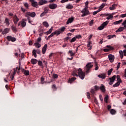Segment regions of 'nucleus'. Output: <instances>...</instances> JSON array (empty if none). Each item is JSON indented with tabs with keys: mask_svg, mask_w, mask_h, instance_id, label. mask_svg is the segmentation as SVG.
I'll use <instances>...</instances> for the list:
<instances>
[{
	"mask_svg": "<svg viewBox=\"0 0 126 126\" xmlns=\"http://www.w3.org/2000/svg\"><path fill=\"white\" fill-rule=\"evenodd\" d=\"M52 89H55V90L57 89V88L56 87V85L53 84L52 85Z\"/></svg>",
	"mask_w": 126,
	"mask_h": 126,
	"instance_id": "nucleus-61",
	"label": "nucleus"
},
{
	"mask_svg": "<svg viewBox=\"0 0 126 126\" xmlns=\"http://www.w3.org/2000/svg\"><path fill=\"white\" fill-rule=\"evenodd\" d=\"M107 109L108 111H109L110 113H111V105H107Z\"/></svg>",
	"mask_w": 126,
	"mask_h": 126,
	"instance_id": "nucleus-48",
	"label": "nucleus"
},
{
	"mask_svg": "<svg viewBox=\"0 0 126 126\" xmlns=\"http://www.w3.org/2000/svg\"><path fill=\"white\" fill-rule=\"evenodd\" d=\"M26 17H27L28 18V21H29V23H31L32 21H31V17L30 16L28 15V16H26Z\"/></svg>",
	"mask_w": 126,
	"mask_h": 126,
	"instance_id": "nucleus-45",
	"label": "nucleus"
},
{
	"mask_svg": "<svg viewBox=\"0 0 126 126\" xmlns=\"http://www.w3.org/2000/svg\"><path fill=\"white\" fill-rule=\"evenodd\" d=\"M24 6L27 8V9H29V4L27 3H24Z\"/></svg>",
	"mask_w": 126,
	"mask_h": 126,
	"instance_id": "nucleus-44",
	"label": "nucleus"
},
{
	"mask_svg": "<svg viewBox=\"0 0 126 126\" xmlns=\"http://www.w3.org/2000/svg\"><path fill=\"white\" fill-rule=\"evenodd\" d=\"M100 16H108L106 17V19L109 20V19H111V14H100Z\"/></svg>",
	"mask_w": 126,
	"mask_h": 126,
	"instance_id": "nucleus-12",
	"label": "nucleus"
},
{
	"mask_svg": "<svg viewBox=\"0 0 126 126\" xmlns=\"http://www.w3.org/2000/svg\"><path fill=\"white\" fill-rule=\"evenodd\" d=\"M25 16H31V17H35L36 16V13L35 12H27L25 14Z\"/></svg>",
	"mask_w": 126,
	"mask_h": 126,
	"instance_id": "nucleus-5",
	"label": "nucleus"
},
{
	"mask_svg": "<svg viewBox=\"0 0 126 126\" xmlns=\"http://www.w3.org/2000/svg\"><path fill=\"white\" fill-rule=\"evenodd\" d=\"M13 21L14 23V24H17L18 23V21H19V18L17 17V16L16 15H15L14 16L13 18Z\"/></svg>",
	"mask_w": 126,
	"mask_h": 126,
	"instance_id": "nucleus-10",
	"label": "nucleus"
},
{
	"mask_svg": "<svg viewBox=\"0 0 126 126\" xmlns=\"http://www.w3.org/2000/svg\"><path fill=\"white\" fill-rule=\"evenodd\" d=\"M97 76L98 77H99V78H101V79H105V78H106V74L105 73L100 74Z\"/></svg>",
	"mask_w": 126,
	"mask_h": 126,
	"instance_id": "nucleus-16",
	"label": "nucleus"
},
{
	"mask_svg": "<svg viewBox=\"0 0 126 126\" xmlns=\"http://www.w3.org/2000/svg\"><path fill=\"white\" fill-rule=\"evenodd\" d=\"M73 72L75 73H78L79 77L81 78V79H83L85 77V73L82 71L81 68H79L78 70H75Z\"/></svg>",
	"mask_w": 126,
	"mask_h": 126,
	"instance_id": "nucleus-2",
	"label": "nucleus"
},
{
	"mask_svg": "<svg viewBox=\"0 0 126 126\" xmlns=\"http://www.w3.org/2000/svg\"><path fill=\"white\" fill-rule=\"evenodd\" d=\"M74 20V18L71 17L68 19L67 21L66 22V24H69V23H72V22Z\"/></svg>",
	"mask_w": 126,
	"mask_h": 126,
	"instance_id": "nucleus-19",
	"label": "nucleus"
},
{
	"mask_svg": "<svg viewBox=\"0 0 126 126\" xmlns=\"http://www.w3.org/2000/svg\"><path fill=\"white\" fill-rule=\"evenodd\" d=\"M72 75L73 76H77V77L79 76L78 75V74H77V73H76L74 72H73L72 73Z\"/></svg>",
	"mask_w": 126,
	"mask_h": 126,
	"instance_id": "nucleus-49",
	"label": "nucleus"
},
{
	"mask_svg": "<svg viewBox=\"0 0 126 126\" xmlns=\"http://www.w3.org/2000/svg\"><path fill=\"white\" fill-rule=\"evenodd\" d=\"M75 41H76V37L75 36L72 38V39L70 40V42L73 43V42H75Z\"/></svg>",
	"mask_w": 126,
	"mask_h": 126,
	"instance_id": "nucleus-46",
	"label": "nucleus"
},
{
	"mask_svg": "<svg viewBox=\"0 0 126 126\" xmlns=\"http://www.w3.org/2000/svg\"><path fill=\"white\" fill-rule=\"evenodd\" d=\"M11 28L14 33H15V32H17V28H16V27L12 26Z\"/></svg>",
	"mask_w": 126,
	"mask_h": 126,
	"instance_id": "nucleus-29",
	"label": "nucleus"
},
{
	"mask_svg": "<svg viewBox=\"0 0 126 126\" xmlns=\"http://www.w3.org/2000/svg\"><path fill=\"white\" fill-rule=\"evenodd\" d=\"M108 23H109V21H107L104 22L98 28V30H103L105 27L108 25Z\"/></svg>",
	"mask_w": 126,
	"mask_h": 126,
	"instance_id": "nucleus-6",
	"label": "nucleus"
},
{
	"mask_svg": "<svg viewBox=\"0 0 126 126\" xmlns=\"http://www.w3.org/2000/svg\"><path fill=\"white\" fill-rule=\"evenodd\" d=\"M99 99L101 102H103V97L101 94L99 95Z\"/></svg>",
	"mask_w": 126,
	"mask_h": 126,
	"instance_id": "nucleus-62",
	"label": "nucleus"
},
{
	"mask_svg": "<svg viewBox=\"0 0 126 126\" xmlns=\"http://www.w3.org/2000/svg\"><path fill=\"white\" fill-rule=\"evenodd\" d=\"M104 7H105V3H102L99 7L101 9L102 8H104Z\"/></svg>",
	"mask_w": 126,
	"mask_h": 126,
	"instance_id": "nucleus-52",
	"label": "nucleus"
},
{
	"mask_svg": "<svg viewBox=\"0 0 126 126\" xmlns=\"http://www.w3.org/2000/svg\"><path fill=\"white\" fill-rule=\"evenodd\" d=\"M107 48L103 49L104 52H109L111 50V45H107Z\"/></svg>",
	"mask_w": 126,
	"mask_h": 126,
	"instance_id": "nucleus-23",
	"label": "nucleus"
},
{
	"mask_svg": "<svg viewBox=\"0 0 126 126\" xmlns=\"http://www.w3.org/2000/svg\"><path fill=\"white\" fill-rule=\"evenodd\" d=\"M44 81H45V79L43 77H41V82L42 84H44Z\"/></svg>",
	"mask_w": 126,
	"mask_h": 126,
	"instance_id": "nucleus-58",
	"label": "nucleus"
},
{
	"mask_svg": "<svg viewBox=\"0 0 126 126\" xmlns=\"http://www.w3.org/2000/svg\"><path fill=\"white\" fill-rule=\"evenodd\" d=\"M114 60H115V56L114 55H113L112 54H111V63L114 62Z\"/></svg>",
	"mask_w": 126,
	"mask_h": 126,
	"instance_id": "nucleus-42",
	"label": "nucleus"
},
{
	"mask_svg": "<svg viewBox=\"0 0 126 126\" xmlns=\"http://www.w3.org/2000/svg\"><path fill=\"white\" fill-rule=\"evenodd\" d=\"M94 89H95L96 91L99 90V89H100V87L98 86H94Z\"/></svg>",
	"mask_w": 126,
	"mask_h": 126,
	"instance_id": "nucleus-54",
	"label": "nucleus"
},
{
	"mask_svg": "<svg viewBox=\"0 0 126 126\" xmlns=\"http://www.w3.org/2000/svg\"><path fill=\"white\" fill-rule=\"evenodd\" d=\"M122 25H123V26H125V25H126V20H125L124 21V22H123V23H122Z\"/></svg>",
	"mask_w": 126,
	"mask_h": 126,
	"instance_id": "nucleus-63",
	"label": "nucleus"
},
{
	"mask_svg": "<svg viewBox=\"0 0 126 126\" xmlns=\"http://www.w3.org/2000/svg\"><path fill=\"white\" fill-rule=\"evenodd\" d=\"M91 92L92 94H93V95H94V94H95V90H94L93 89H92L91 90Z\"/></svg>",
	"mask_w": 126,
	"mask_h": 126,
	"instance_id": "nucleus-53",
	"label": "nucleus"
},
{
	"mask_svg": "<svg viewBox=\"0 0 126 126\" xmlns=\"http://www.w3.org/2000/svg\"><path fill=\"white\" fill-rule=\"evenodd\" d=\"M95 70H98V69H99V66H98V64L97 63H95Z\"/></svg>",
	"mask_w": 126,
	"mask_h": 126,
	"instance_id": "nucleus-43",
	"label": "nucleus"
},
{
	"mask_svg": "<svg viewBox=\"0 0 126 126\" xmlns=\"http://www.w3.org/2000/svg\"><path fill=\"white\" fill-rule=\"evenodd\" d=\"M99 89H100L101 91L103 93H104V92H106V88L105 87V86H104V85L103 84L101 85Z\"/></svg>",
	"mask_w": 126,
	"mask_h": 126,
	"instance_id": "nucleus-14",
	"label": "nucleus"
},
{
	"mask_svg": "<svg viewBox=\"0 0 126 126\" xmlns=\"http://www.w3.org/2000/svg\"><path fill=\"white\" fill-rule=\"evenodd\" d=\"M93 67V64H91V63H89L87 64L86 66V73H88L89 72V70L90 69Z\"/></svg>",
	"mask_w": 126,
	"mask_h": 126,
	"instance_id": "nucleus-4",
	"label": "nucleus"
},
{
	"mask_svg": "<svg viewBox=\"0 0 126 126\" xmlns=\"http://www.w3.org/2000/svg\"><path fill=\"white\" fill-rule=\"evenodd\" d=\"M38 62V60L35 59H32L31 60V63L32 64H36Z\"/></svg>",
	"mask_w": 126,
	"mask_h": 126,
	"instance_id": "nucleus-21",
	"label": "nucleus"
},
{
	"mask_svg": "<svg viewBox=\"0 0 126 126\" xmlns=\"http://www.w3.org/2000/svg\"><path fill=\"white\" fill-rule=\"evenodd\" d=\"M124 29H125V27H119V28L117 29V31H116V32H121V31H123Z\"/></svg>",
	"mask_w": 126,
	"mask_h": 126,
	"instance_id": "nucleus-24",
	"label": "nucleus"
},
{
	"mask_svg": "<svg viewBox=\"0 0 126 126\" xmlns=\"http://www.w3.org/2000/svg\"><path fill=\"white\" fill-rule=\"evenodd\" d=\"M49 7L50 9H56V8H58V5L55 3L50 4L49 5Z\"/></svg>",
	"mask_w": 126,
	"mask_h": 126,
	"instance_id": "nucleus-9",
	"label": "nucleus"
},
{
	"mask_svg": "<svg viewBox=\"0 0 126 126\" xmlns=\"http://www.w3.org/2000/svg\"><path fill=\"white\" fill-rule=\"evenodd\" d=\"M124 56H126V48L123 51Z\"/></svg>",
	"mask_w": 126,
	"mask_h": 126,
	"instance_id": "nucleus-64",
	"label": "nucleus"
},
{
	"mask_svg": "<svg viewBox=\"0 0 126 126\" xmlns=\"http://www.w3.org/2000/svg\"><path fill=\"white\" fill-rule=\"evenodd\" d=\"M34 46L36 47V48H40L41 47V44L39 42H35L34 44Z\"/></svg>",
	"mask_w": 126,
	"mask_h": 126,
	"instance_id": "nucleus-31",
	"label": "nucleus"
},
{
	"mask_svg": "<svg viewBox=\"0 0 126 126\" xmlns=\"http://www.w3.org/2000/svg\"><path fill=\"white\" fill-rule=\"evenodd\" d=\"M47 1L46 0H39L38 2L39 5H43V4H46Z\"/></svg>",
	"mask_w": 126,
	"mask_h": 126,
	"instance_id": "nucleus-11",
	"label": "nucleus"
},
{
	"mask_svg": "<svg viewBox=\"0 0 126 126\" xmlns=\"http://www.w3.org/2000/svg\"><path fill=\"white\" fill-rule=\"evenodd\" d=\"M6 39L8 40V41H11V42H15V41H16V38L12 37L10 35L7 36L6 37Z\"/></svg>",
	"mask_w": 126,
	"mask_h": 126,
	"instance_id": "nucleus-7",
	"label": "nucleus"
},
{
	"mask_svg": "<svg viewBox=\"0 0 126 126\" xmlns=\"http://www.w3.org/2000/svg\"><path fill=\"white\" fill-rule=\"evenodd\" d=\"M75 0H62L60 2L61 3H64L65 2H67V1H73Z\"/></svg>",
	"mask_w": 126,
	"mask_h": 126,
	"instance_id": "nucleus-28",
	"label": "nucleus"
},
{
	"mask_svg": "<svg viewBox=\"0 0 126 126\" xmlns=\"http://www.w3.org/2000/svg\"><path fill=\"white\" fill-rule=\"evenodd\" d=\"M76 39H81L82 38V36L80 34L77 35L75 36Z\"/></svg>",
	"mask_w": 126,
	"mask_h": 126,
	"instance_id": "nucleus-47",
	"label": "nucleus"
},
{
	"mask_svg": "<svg viewBox=\"0 0 126 126\" xmlns=\"http://www.w3.org/2000/svg\"><path fill=\"white\" fill-rule=\"evenodd\" d=\"M88 9V7H86L83 9V10L81 11V13H83V14L81 15L82 17H84V16H86L90 14Z\"/></svg>",
	"mask_w": 126,
	"mask_h": 126,
	"instance_id": "nucleus-3",
	"label": "nucleus"
},
{
	"mask_svg": "<svg viewBox=\"0 0 126 126\" xmlns=\"http://www.w3.org/2000/svg\"><path fill=\"white\" fill-rule=\"evenodd\" d=\"M45 15H46V14H45V13H44V12H42V13L40 14V17H43Z\"/></svg>",
	"mask_w": 126,
	"mask_h": 126,
	"instance_id": "nucleus-60",
	"label": "nucleus"
},
{
	"mask_svg": "<svg viewBox=\"0 0 126 126\" xmlns=\"http://www.w3.org/2000/svg\"><path fill=\"white\" fill-rule=\"evenodd\" d=\"M65 30V27H63L61 28L59 31H55L54 32L52 33L47 38V40H49L52 37H54V35H57V36H59L60 34L63 33Z\"/></svg>",
	"mask_w": 126,
	"mask_h": 126,
	"instance_id": "nucleus-1",
	"label": "nucleus"
},
{
	"mask_svg": "<svg viewBox=\"0 0 126 126\" xmlns=\"http://www.w3.org/2000/svg\"><path fill=\"white\" fill-rule=\"evenodd\" d=\"M53 27H52L48 31L45 32V34H47V35H49V34H51L53 32Z\"/></svg>",
	"mask_w": 126,
	"mask_h": 126,
	"instance_id": "nucleus-30",
	"label": "nucleus"
},
{
	"mask_svg": "<svg viewBox=\"0 0 126 126\" xmlns=\"http://www.w3.org/2000/svg\"><path fill=\"white\" fill-rule=\"evenodd\" d=\"M66 8H67V9H72V8H73V6L71 4H68L66 6Z\"/></svg>",
	"mask_w": 126,
	"mask_h": 126,
	"instance_id": "nucleus-22",
	"label": "nucleus"
},
{
	"mask_svg": "<svg viewBox=\"0 0 126 126\" xmlns=\"http://www.w3.org/2000/svg\"><path fill=\"white\" fill-rule=\"evenodd\" d=\"M76 78L75 77L71 78L70 79H69L68 82L69 83H72L73 82V81H74V80H76Z\"/></svg>",
	"mask_w": 126,
	"mask_h": 126,
	"instance_id": "nucleus-26",
	"label": "nucleus"
},
{
	"mask_svg": "<svg viewBox=\"0 0 126 126\" xmlns=\"http://www.w3.org/2000/svg\"><path fill=\"white\" fill-rule=\"evenodd\" d=\"M87 97L88 98V99H90L91 98L90 97V94L89 93V92L87 93Z\"/></svg>",
	"mask_w": 126,
	"mask_h": 126,
	"instance_id": "nucleus-55",
	"label": "nucleus"
},
{
	"mask_svg": "<svg viewBox=\"0 0 126 126\" xmlns=\"http://www.w3.org/2000/svg\"><path fill=\"white\" fill-rule=\"evenodd\" d=\"M48 47V45L47 44H45L43 47L42 48V54L44 55L46 53V51H47V48Z\"/></svg>",
	"mask_w": 126,
	"mask_h": 126,
	"instance_id": "nucleus-15",
	"label": "nucleus"
},
{
	"mask_svg": "<svg viewBox=\"0 0 126 126\" xmlns=\"http://www.w3.org/2000/svg\"><path fill=\"white\" fill-rule=\"evenodd\" d=\"M119 54L121 59H123L124 57V51L123 52L122 50H120Z\"/></svg>",
	"mask_w": 126,
	"mask_h": 126,
	"instance_id": "nucleus-33",
	"label": "nucleus"
},
{
	"mask_svg": "<svg viewBox=\"0 0 126 126\" xmlns=\"http://www.w3.org/2000/svg\"><path fill=\"white\" fill-rule=\"evenodd\" d=\"M116 6H117V4L116 3L112 4L111 6V10H114V9H115Z\"/></svg>",
	"mask_w": 126,
	"mask_h": 126,
	"instance_id": "nucleus-40",
	"label": "nucleus"
},
{
	"mask_svg": "<svg viewBox=\"0 0 126 126\" xmlns=\"http://www.w3.org/2000/svg\"><path fill=\"white\" fill-rule=\"evenodd\" d=\"M21 25L22 27H25L26 26V22L25 21H21Z\"/></svg>",
	"mask_w": 126,
	"mask_h": 126,
	"instance_id": "nucleus-36",
	"label": "nucleus"
},
{
	"mask_svg": "<svg viewBox=\"0 0 126 126\" xmlns=\"http://www.w3.org/2000/svg\"><path fill=\"white\" fill-rule=\"evenodd\" d=\"M48 12H49V10L48 9H44V11L43 13H45V14H47Z\"/></svg>",
	"mask_w": 126,
	"mask_h": 126,
	"instance_id": "nucleus-51",
	"label": "nucleus"
},
{
	"mask_svg": "<svg viewBox=\"0 0 126 126\" xmlns=\"http://www.w3.org/2000/svg\"><path fill=\"white\" fill-rule=\"evenodd\" d=\"M9 32V29L6 28L4 29V30L2 32V35H4L5 34H7Z\"/></svg>",
	"mask_w": 126,
	"mask_h": 126,
	"instance_id": "nucleus-17",
	"label": "nucleus"
},
{
	"mask_svg": "<svg viewBox=\"0 0 126 126\" xmlns=\"http://www.w3.org/2000/svg\"><path fill=\"white\" fill-rule=\"evenodd\" d=\"M117 80L118 83V86H119L120 83L122 82V79H121V77L119 75H118L117 76Z\"/></svg>",
	"mask_w": 126,
	"mask_h": 126,
	"instance_id": "nucleus-13",
	"label": "nucleus"
},
{
	"mask_svg": "<svg viewBox=\"0 0 126 126\" xmlns=\"http://www.w3.org/2000/svg\"><path fill=\"white\" fill-rule=\"evenodd\" d=\"M91 44H92V43H91V41H89L87 44V47L88 48H89L88 50H92V46H91Z\"/></svg>",
	"mask_w": 126,
	"mask_h": 126,
	"instance_id": "nucleus-25",
	"label": "nucleus"
},
{
	"mask_svg": "<svg viewBox=\"0 0 126 126\" xmlns=\"http://www.w3.org/2000/svg\"><path fill=\"white\" fill-rule=\"evenodd\" d=\"M116 113H117L116 110H115V109H111V114L112 115H115V114H116Z\"/></svg>",
	"mask_w": 126,
	"mask_h": 126,
	"instance_id": "nucleus-38",
	"label": "nucleus"
},
{
	"mask_svg": "<svg viewBox=\"0 0 126 126\" xmlns=\"http://www.w3.org/2000/svg\"><path fill=\"white\" fill-rule=\"evenodd\" d=\"M41 37H38V38H37V42H36V43H40V42H41Z\"/></svg>",
	"mask_w": 126,
	"mask_h": 126,
	"instance_id": "nucleus-57",
	"label": "nucleus"
},
{
	"mask_svg": "<svg viewBox=\"0 0 126 126\" xmlns=\"http://www.w3.org/2000/svg\"><path fill=\"white\" fill-rule=\"evenodd\" d=\"M5 23H6V24L8 26L9 25V24H10V23H9V21L8 20V19L7 18H5Z\"/></svg>",
	"mask_w": 126,
	"mask_h": 126,
	"instance_id": "nucleus-39",
	"label": "nucleus"
},
{
	"mask_svg": "<svg viewBox=\"0 0 126 126\" xmlns=\"http://www.w3.org/2000/svg\"><path fill=\"white\" fill-rule=\"evenodd\" d=\"M30 1L32 3V6H33V7H37L39 4H38V2L35 1L34 0H30Z\"/></svg>",
	"mask_w": 126,
	"mask_h": 126,
	"instance_id": "nucleus-8",
	"label": "nucleus"
},
{
	"mask_svg": "<svg viewBox=\"0 0 126 126\" xmlns=\"http://www.w3.org/2000/svg\"><path fill=\"white\" fill-rule=\"evenodd\" d=\"M38 65H39V66H43V64L41 61H38Z\"/></svg>",
	"mask_w": 126,
	"mask_h": 126,
	"instance_id": "nucleus-50",
	"label": "nucleus"
},
{
	"mask_svg": "<svg viewBox=\"0 0 126 126\" xmlns=\"http://www.w3.org/2000/svg\"><path fill=\"white\" fill-rule=\"evenodd\" d=\"M32 55L34 56V58H37V54H36V50H33L32 51Z\"/></svg>",
	"mask_w": 126,
	"mask_h": 126,
	"instance_id": "nucleus-41",
	"label": "nucleus"
},
{
	"mask_svg": "<svg viewBox=\"0 0 126 126\" xmlns=\"http://www.w3.org/2000/svg\"><path fill=\"white\" fill-rule=\"evenodd\" d=\"M116 78V75H114V76H113V77H111V84H112V83L114 82Z\"/></svg>",
	"mask_w": 126,
	"mask_h": 126,
	"instance_id": "nucleus-35",
	"label": "nucleus"
},
{
	"mask_svg": "<svg viewBox=\"0 0 126 126\" xmlns=\"http://www.w3.org/2000/svg\"><path fill=\"white\" fill-rule=\"evenodd\" d=\"M22 72H24V74L26 76L29 75V70H25L24 69H22Z\"/></svg>",
	"mask_w": 126,
	"mask_h": 126,
	"instance_id": "nucleus-20",
	"label": "nucleus"
},
{
	"mask_svg": "<svg viewBox=\"0 0 126 126\" xmlns=\"http://www.w3.org/2000/svg\"><path fill=\"white\" fill-rule=\"evenodd\" d=\"M119 83H118V81L116 83H115V84H113V87H117L118 86Z\"/></svg>",
	"mask_w": 126,
	"mask_h": 126,
	"instance_id": "nucleus-59",
	"label": "nucleus"
},
{
	"mask_svg": "<svg viewBox=\"0 0 126 126\" xmlns=\"http://www.w3.org/2000/svg\"><path fill=\"white\" fill-rule=\"evenodd\" d=\"M94 102L96 105H98V101H97V98H96V97L94 98Z\"/></svg>",
	"mask_w": 126,
	"mask_h": 126,
	"instance_id": "nucleus-56",
	"label": "nucleus"
},
{
	"mask_svg": "<svg viewBox=\"0 0 126 126\" xmlns=\"http://www.w3.org/2000/svg\"><path fill=\"white\" fill-rule=\"evenodd\" d=\"M104 101L105 103H108L109 101V96L108 95H106L104 98Z\"/></svg>",
	"mask_w": 126,
	"mask_h": 126,
	"instance_id": "nucleus-27",
	"label": "nucleus"
},
{
	"mask_svg": "<svg viewBox=\"0 0 126 126\" xmlns=\"http://www.w3.org/2000/svg\"><path fill=\"white\" fill-rule=\"evenodd\" d=\"M68 54H70V57H73L75 55V53L72 52V50H71L69 51Z\"/></svg>",
	"mask_w": 126,
	"mask_h": 126,
	"instance_id": "nucleus-34",
	"label": "nucleus"
},
{
	"mask_svg": "<svg viewBox=\"0 0 126 126\" xmlns=\"http://www.w3.org/2000/svg\"><path fill=\"white\" fill-rule=\"evenodd\" d=\"M123 19H121V20H119V21H115V22L113 23V24H114V25H117L118 24H121V23H122V22H123Z\"/></svg>",
	"mask_w": 126,
	"mask_h": 126,
	"instance_id": "nucleus-18",
	"label": "nucleus"
},
{
	"mask_svg": "<svg viewBox=\"0 0 126 126\" xmlns=\"http://www.w3.org/2000/svg\"><path fill=\"white\" fill-rule=\"evenodd\" d=\"M43 25H44V26H45V27H49V23H48V22H43Z\"/></svg>",
	"mask_w": 126,
	"mask_h": 126,
	"instance_id": "nucleus-37",
	"label": "nucleus"
},
{
	"mask_svg": "<svg viewBox=\"0 0 126 126\" xmlns=\"http://www.w3.org/2000/svg\"><path fill=\"white\" fill-rule=\"evenodd\" d=\"M18 69V70H20V68H18V67H17L16 68L14 69V72L13 73V74H14V75H15V74H16V72H17Z\"/></svg>",
	"mask_w": 126,
	"mask_h": 126,
	"instance_id": "nucleus-32",
	"label": "nucleus"
}]
</instances>
